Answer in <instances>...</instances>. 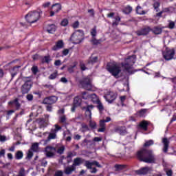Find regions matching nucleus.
<instances>
[{
  "mask_svg": "<svg viewBox=\"0 0 176 176\" xmlns=\"http://www.w3.org/2000/svg\"><path fill=\"white\" fill-rule=\"evenodd\" d=\"M136 159L139 162L144 163H153L155 162V155L151 150L146 148H142L136 153Z\"/></svg>",
  "mask_w": 176,
  "mask_h": 176,
  "instance_id": "f257e3e1",
  "label": "nucleus"
},
{
  "mask_svg": "<svg viewBox=\"0 0 176 176\" xmlns=\"http://www.w3.org/2000/svg\"><path fill=\"white\" fill-rule=\"evenodd\" d=\"M22 80L24 81V83L21 87V93L24 96L28 94L30 91H31L34 82L30 76L23 77Z\"/></svg>",
  "mask_w": 176,
  "mask_h": 176,
  "instance_id": "f03ea898",
  "label": "nucleus"
},
{
  "mask_svg": "<svg viewBox=\"0 0 176 176\" xmlns=\"http://www.w3.org/2000/svg\"><path fill=\"white\" fill-rule=\"evenodd\" d=\"M41 14L42 11H30L25 16V19L30 24H34L36 23L41 19Z\"/></svg>",
  "mask_w": 176,
  "mask_h": 176,
  "instance_id": "7ed1b4c3",
  "label": "nucleus"
},
{
  "mask_svg": "<svg viewBox=\"0 0 176 176\" xmlns=\"http://www.w3.org/2000/svg\"><path fill=\"white\" fill-rule=\"evenodd\" d=\"M135 58H137L135 55H131L125 59L124 63H121L122 68H124L126 72H130V69H131L133 65L135 64Z\"/></svg>",
  "mask_w": 176,
  "mask_h": 176,
  "instance_id": "20e7f679",
  "label": "nucleus"
},
{
  "mask_svg": "<svg viewBox=\"0 0 176 176\" xmlns=\"http://www.w3.org/2000/svg\"><path fill=\"white\" fill-rule=\"evenodd\" d=\"M83 30H76L72 34L70 41H72V43L74 45H79V43H82L83 41Z\"/></svg>",
  "mask_w": 176,
  "mask_h": 176,
  "instance_id": "39448f33",
  "label": "nucleus"
},
{
  "mask_svg": "<svg viewBox=\"0 0 176 176\" xmlns=\"http://www.w3.org/2000/svg\"><path fill=\"white\" fill-rule=\"evenodd\" d=\"M107 70L109 72L112 76H118L120 72H122V69L120 67L118 66L116 64L108 63L107 65Z\"/></svg>",
  "mask_w": 176,
  "mask_h": 176,
  "instance_id": "423d86ee",
  "label": "nucleus"
},
{
  "mask_svg": "<svg viewBox=\"0 0 176 176\" xmlns=\"http://www.w3.org/2000/svg\"><path fill=\"white\" fill-rule=\"evenodd\" d=\"M79 83L82 86V89H85V90L91 91V90L93 89L91 80L89 77H85L80 80Z\"/></svg>",
  "mask_w": 176,
  "mask_h": 176,
  "instance_id": "0eeeda50",
  "label": "nucleus"
},
{
  "mask_svg": "<svg viewBox=\"0 0 176 176\" xmlns=\"http://www.w3.org/2000/svg\"><path fill=\"white\" fill-rule=\"evenodd\" d=\"M162 56L166 61H170V60H173L174 58V56H175V49L172 48H166L163 52Z\"/></svg>",
  "mask_w": 176,
  "mask_h": 176,
  "instance_id": "6e6552de",
  "label": "nucleus"
},
{
  "mask_svg": "<svg viewBox=\"0 0 176 176\" xmlns=\"http://www.w3.org/2000/svg\"><path fill=\"white\" fill-rule=\"evenodd\" d=\"M112 120V118L111 117H106L104 120H100L99 121V128L98 129V133H104L105 130H107V124L105 123H109Z\"/></svg>",
  "mask_w": 176,
  "mask_h": 176,
  "instance_id": "1a4fd4ad",
  "label": "nucleus"
},
{
  "mask_svg": "<svg viewBox=\"0 0 176 176\" xmlns=\"http://www.w3.org/2000/svg\"><path fill=\"white\" fill-rule=\"evenodd\" d=\"M58 100V98L56 96H48L43 99V104L45 105H53V104H56V102H57Z\"/></svg>",
  "mask_w": 176,
  "mask_h": 176,
  "instance_id": "9d476101",
  "label": "nucleus"
},
{
  "mask_svg": "<svg viewBox=\"0 0 176 176\" xmlns=\"http://www.w3.org/2000/svg\"><path fill=\"white\" fill-rule=\"evenodd\" d=\"M84 162V166H85L88 170H91V168H93V166H96V167H98V168H102V166L100 164V163H98L97 161H93L91 162L89 160H85Z\"/></svg>",
  "mask_w": 176,
  "mask_h": 176,
  "instance_id": "9b49d317",
  "label": "nucleus"
},
{
  "mask_svg": "<svg viewBox=\"0 0 176 176\" xmlns=\"http://www.w3.org/2000/svg\"><path fill=\"white\" fill-rule=\"evenodd\" d=\"M61 4L56 3L53 4L51 7V10L50 11V17H53L56 13H58L60 10H61Z\"/></svg>",
  "mask_w": 176,
  "mask_h": 176,
  "instance_id": "f8f14e48",
  "label": "nucleus"
},
{
  "mask_svg": "<svg viewBox=\"0 0 176 176\" xmlns=\"http://www.w3.org/2000/svg\"><path fill=\"white\" fill-rule=\"evenodd\" d=\"M151 171L152 168L146 166L136 170V174H138V175H146V174H149V173Z\"/></svg>",
  "mask_w": 176,
  "mask_h": 176,
  "instance_id": "ddd939ff",
  "label": "nucleus"
},
{
  "mask_svg": "<svg viewBox=\"0 0 176 176\" xmlns=\"http://www.w3.org/2000/svg\"><path fill=\"white\" fill-rule=\"evenodd\" d=\"M151 32V28L150 27H146V28H143L140 30H138L135 32L136 35L138 36H145V35H148Z\"/></svg>",
  "mask_w": 176,
  "mask_h": 176,
  "instance_id": "4468645a",
  "label": "nucleus"
},
{
  "mask_svg": "<svg viewBox=\"0 0 176 176\" xmlns=\"http://www.w3.org/2000/svg\"><path fill=\"white\" fill-rule=\"evenodd\" d=\"M94 108V105L88 104L86 107H82V111H85V116H88L89 119H91V109Z\"/></svg>",
  "mask_w": 176,
  "mask_h": 176,
  "instance_id": "2eb2a0df",
  "label": "nucleus"
},
{
  "mask_svg": "<svg viewBox=\"0 0 176 176\" xmlns=\"http://www.w3.org/2000/svg\"><path fill=\"white\" fill-rule=\"evenodd\" d=\"M8 105L10 107V108H13V105H15L16 111H19L20 109V107H21V104L20 102H19V98H15L14 100H11L8 102Z\"/></svg>",
  "mask_w": 176,
  "mask_h": 176,
  "instance_id": "dca6fc26",
  "label": "nucleus"
},
{
  "mask_svg": "<svg viewBox=\"0 0 176 176\" xmlns=\"http://www.w3.org/2000/svg\"><path fill=\"white\" fill-rule=\"evenodd\" d=\"M63 47H64V41L59 40L56 43V45L52 47V50L57 52V50H60V49H63Z\"/></svg>",
  "mask_w": 176,
  "mask_h": 176,
  "instance_id": "f3484780",
  "label": "nucleus"
},
{
  "mask_svg": "<svg viewBox=\"0 0 176 176\" xmlns=\"http://www.w3.org/2000/svg\"><path fill=\"white\" fill-rule=\"evenodd\" d=\"M117 95L116 94L110 93L109 94L104 96V98L107 102L112 104L115 100H116Z\"/></svg>",
  "mask_w": 176,
  "mask_h": 176,
  "instance_id": "a211bd4d",
  "label": "nucleus"
},
{
  "mask_svg": "<svg viewBox=\"0 0 176 176\" xmlns=\"http://www.w3.org/2000/svg\"><path fill=\"white\" fill-rule=\"evenodd\" d=\"M52 151H56V148L53 146H48L45 148V153L47 157H53L54 156V153Z\"/></svg>",
  "mask_w": 176,
  "mask_h": 176,
  "instance_id": "6ab92c4d",
  "label": "nucleus"
},
{
  "mask_svg": "<svg viewBox=\"0 0 176 176\" xmlns=\"http://www.w3.org/2000/svg\"><path fill=\"white\" fill-rule=\"evenodd\" d=\"M115 131H116V133H119L120 135H126V134H127V129L124 126L116 127Z\"/></svg>",
  "mask_w": 176,
  "mask_h": 176,
  "instance_id": "aec40b11",
  "label": "nucleus"
},
{
  "mask_svg": "<svg viewBox=\"0 0 176 176\" xmlns=\"http://www.w3.org/2000/svg\"><path fill=\"white\" fill-rule=\"evenodd\" d=\"M162 143L164 144L163 152L164 153H167L168 152V146L170 145V140L167 138H164L162 139Z\"/></svg>",
  "mask_w": 176,
  "mask_h": 176,
  "instance_id": "412c9836",
  "label": "nucleus"
},
{
  "mask_svg": "<svg viewBox=\"0 0 176 176\" xmlns=\"http://www.w3.org/2000/svg\"><path fill=\"white\" fill-rule=\"evenodd\" d=\"M76 170V167H74V165H72L70 166H67L65 168L64 173L66 174V175H71L74 171Z\"/></svg>",
  "mask_w": 176,
  "mask_h": 176,
  "instance_id": "4be33fe9",
  "label": "nucleus"
},
{
  "mask_svg": "<svg viewBox=\"0 0 176 176\" xmlns=\"http://www.w3.org/2000/svg\"><path fill=\"white\" fill-rule=\"evenodd\" d=\"M83 163H85V159L76 157L74 160L72 166L76 167L77 166H80V164H83Z\"/></svg>",
  "mask_w": 176,
  "mask_h": 176,
  "instance_id": "5701e85b",
  "label": "nucleus"
},
{
  "mask_svg": "<svg viewBox=\"0 0 176 176\" xmlns=\"http://www.w3.org/2000/svg\"><path fill=\"white\" fill-rule=\"evenodd\" d=\"M19 68H21V66L18 65V66H14L10 69V72L11 74L12 79H13V78H14V76H16V75L19 74Z\"/></svg>",
  "mask_w": 176,
  "mask_h": 176,
  "instance_id": "b1692460",
  "label": "nucleus"
},
{
  "mask_svg": "<svg viewBox=\"0 0 176 176\" xmlns=\"http://www.w3.org/2000/svg\"><path fill=\"white\" fill-rule=\"evenodd\" d=\"M98 61V56H93V55H91L87 60V64L90 65H94V64H96V63H97Z\"/></svg>",
  "mask_w": 176,
  "mask_h": 176,
  "instance_id": "393cba45",
  "label": "nucleus"
},
{
  "mask_svg": "<svg viewBox=\"0 0 176 176\" xmlns=\"http://www.w3.org/2000/svg\"><path fill=\"white\" fill-rule=\"evenodd\" d=\"M148 126H149V123L146 120H143L139 124V127L142 129V130H144V131H148Z\"/></svg>",
  "mask_w": 176,
  "mask_h": 176,
  "instance_id": "a878e982",
  "label": "nucleus"
},
{
  "mask_svg": "<svg viewBox=\"0 0 176 176\" xmlns=\"http://www.w3.org/2000/svg\"><path fill=\"white\" fill-rule=\"evenodd\" d=\"M56 25L54 24H51V25H48L47 26V32H48L49 34H54V32H56Z\"/></svg>",
  "mask_w": 176,
  "mask_h": 176,
  "instance_id": "bb28decb",
  "label": "nucleus"
},
{
  "mask_svg": "<svg viewBox=\"0 0 176 176\" xmlns=\"http://www.w3.org/2000/svg\"><path fill=\"white\" fill-rule=\"evenodd\" d=\"M73 104L76 107H80L82 105V98L80 96H76L74 99Z\"/></svg>",
  "mask_w": 176,
  "mask_h": 176,
  "instance_id": "cd10ccee",
  "label": "nucleus"
},
{
  "mask_svg": "<svg viewBox=\"0 0 176 176\" xmlns=\"http://www.w3.org/2000/svg\"><path fill=\"white\" fill-rule=\"evenodd\" d=\"M151 31L155 34V35H160L163 32V30L157 26L154 27L153 29H151Z\"/></svg>",
  "mask_w": 176,
  "mask_h": 176,
  "instance_id": "c85d7f7f",
  "label": "nucleus"
},
{
  "mask_svg": "<svg viewBox=\"0 0 176 176\" xmlns=\"http://www.w3.org/2000/svg\"><path fill=\"white\" fill-rule=\"evenodd\" d=\"M147 111V109H141L140 111H137L136 115L139 116V118H144Z\"/></svg>",
  "mask_w": 176,
  "mask_h": 176,
  "instance_id": "c756f323",
  "label": "nucleus"
},
{
  "mask_svg": "<svg viewBox=\"0 0 176 176\" xmlns=\"http://www.w3.org/2000/svg\"><path fill=\"white\" fill-rule=\"evenodd\" d=\"M116 168V171H122V170H125V168H127V165L126 164H116L114 166Z\"/></svg>",
  "mask_w": 176,
  "mask_h": 176,
  "instance_id": "7c9ffc66",
  "label": "nucleus"
},
{
  "mask_svg": "<svg viewBox=\"0 0 176 176\" xmlns=\"http://www.w3.org/2000/svg\"><path fill=\"white\" fill-rule=\"evenodd\" d=\"M47 134H49L48 137H47V140H56V138H57V133H56V132H54V131L51 130V132L49 133L48 132H47Z\"/></svg>",
  "mask_w": 176,
  "mask_h": 176,
  "instance_id": "2f4dec72",
  "label": "nucleus"
},
{
  "mask_svg": "<svg viewBox=\"0 0 176 176\" xmlns=\"http://www.w3.org/2000/svg\"><path fill=\"white\" fill-rule=\"evenodd\" d=\"M91 94H89L87 91L81 92L80 97L82 98V100H89Z\"/></svg>",
  "mask_w": 176,
  "mask_h": 176,
  "instance_id": "473e14b6",
  "label": "nucleus"
},
{
  "mask_svg": "<svg viewBox=\"0 0 176 176\" xmlns=\"http://www.w3.org/2000/svg\"><path fill=\"white\" fill-rule=\"evenodd\" d=\"M89 98L91 99V101L94 102V104H97L98 101H100V99H98L96 94H91Z\"/></svg>",
  "mask_w": 176,
  "mask_h": 176,
  "instance_id": "72a5a7b5",
  "label": "nucleus"
},
{
  "mask_svg": "<svg viewBox=\"0 0 176 176\" xmlns=\"http://www.w3.org/2000/svg\"><path fill=\"white\" fill-rule=\"evenodd\" d=\"M23 156H24V154L23 153V151H18L15 153V159L16 160H21V159H23Z\"/></svg>",
  "mask_w": 176,
  "mask_h": 176,
  "instance_id": "f704fd0d",
  "label": "nucleus"
},
{
  "mask_svg": "<svg viewBox=\"0 0 176 176\" xmlns=\"http://www.w3.org/2000/svg\"><path fill=\"white\" fill-rule=\"evenodd\" d=\"M90 128H89V125L86 124L85 123H82L81 124V132L82 133H86L87 131H89Z\"/></svg>",
  "mask_w": 176,
  "mask_h": 176,
  "instance_id": "c9c22d12",
  "label": "nucleus"
},
{
  "mask_svg": "<svg viewBox=\"0 0 176 176\" xmlns=\"http://www.w3.org/2000/svg\"><path fill=\"white\" fill-rule=\"evenodd\" d=\"M77 63L74 62V65H70L67 71L68 72H69V74H74V72H75V68H76V65H77Z\"/></svg>",
  "mask_w": 176,
  "mask_h": 176,
  "instance_id": "e433bc0d",
  "label": "nucleus"
},
{
  "mask_svg": "<svg viewBox=\"0 0 176 176\" xmlns=\"http://www.w3.org/2000/svg\"><path fill=\"white\" fill-rule=\"evenodd\" d=\"M123 13H124L125 14H130V13H131V12H133V8H131V6H127L123 10H122Z\"/></svg>",
  "mask_w": 176,
  "mask_h": 176,
  "instance_id": "4c0bfd02",
  "label": "nucleus"
},
{
  "mask_svg": "<svg viewBox=\"0 0 176 176\" xmlns=\"http://www.w3.org/2000/svg\"><path fill=\"white\" fill-rule=\"evenodd\" d=\"M89 126L92 130H96V129H97V123L91 120L89 122Z\"/></svg>",
  "mask_w": 176,
  "mask_h": 176,
  "instance_id": "58836bf2",
  "label": "nucleus"
},
{
  "mask_svg": "<svg viewBox=\"0 0 176 176\" xmlns=\"http://www.w3.org/2000/svg\"><path fill=\"white\" fill-rule=\"evenodd\" d=\"M96 104H98L96 108H98L99 112H102V111H104V105H102L101 100H98V102Z\"/></svg>",
  "mask_w": 176,
  "mask_h": 176,
  "instance_id": "ea45409f",
  "label": "nucleus"
},
{
  "mask_svg": "<svg viewBox=\"0 0 176 176\" xmlns=\"http://www.w3.org/2000/svg\"><path fill=\"white\" fill-rule=\"evenodd\" d=\"M39 148V144L38 143H34L30 148V151L33 152H38V149Z\"/></svg>",
  "mask_w": 176,
  "mask_h": 176,
  "instance_id": "a19ab883",
  "label": "nucleus"
},
{
  "mask_svg": "<svg viewBox=\"0 0 176 176\" xmlns=\"http://www.w3.org/2000/svg\"><path fill=\"white\" fill-rule=\"evenodd\" d=\"M142 9V6H138L136 8V12L138 13V14H140V15H143V14H146V12L144 11V10H140Z\"/></svg>",
  "mask_w": 176,
  "mask_h": 176,
  "instance_id": "79ce46f5",
  "label": "nucleus"
},
{
  "mask_svg": "<svg viewBox=\"0 0 176 176\" xmlns=\"http://www.w3.org/2000/svg\"><path fill=\"white\" fill-rule=\"evenodd\" d=\"M155 144V142H153V140H150L148 141H146L144 144V148H147V146H151L152 145H153Z\"/></svg>",
  "mask_w": 176,
  "mask_h": 176,
  "instance_id": "37998d69",
  "label": "nucleus"
},
{
  "mask_svg": "<svg viewBox=\"0 0 176 176\" xmlns=\"http://www.w3.org/2000/svg\"><path fill=\"white\" fill-rule=\"evenodd\" d=\"M55 129H52L51 130L56 133H58L61 129H63L61 126H60L58 124H55L54 125Z\"/></svg>",
  "mask_w": 176,
  "mask_h": 176,
  "instance_id": "c03bdc74",
  "label": "nucleus"
},
{
  "mask_svg": "<svg viewBox=\"0 0 176 176\" xmlns=\"http://www.w3.org/2000/svg\"><path fill=\"white\" fill-rule=\"evenodd\" d=\"M64 151H65V146H61L57 150V153L59 155H63L64 153Z\"/></svg>",
  "mask_w": 176,
  "mask_h": 176,
  "instance_id": "a18cd8bd",
  "label": "nucleus"
},
{
  "mask_svg": "<svg viewBox=\"0 0 176 176\" xmlns=\"http://www.w3.org/2000/svg\"><path fill=\"white\" fill-rule=\"evenodd\" d=\"M60 123H65L67 122V117L65 115H63L59 118Z\"/></svg>",
  "mask_w": 176,
  "mask_h": 176,
  "instance_id": "49530a36",
  "label": "nucleus"
},
{
  "mask_svg": "<svg viewBox=\"0 0 176 176\" xmlns=\"http://www.w3.org/2000/svg\"><path fill=\"white\" fill-rule=\"evenodd\" d=\"M52 61V58H50V56H44V63H46V64H49Z\"/></svg>",
  "mask_w": 176,
  "mask_h": 176,
  "instance_id": "de8ad7c7",
  "label": "nucleus"
},
{
  "mask_svg": "<svg viewBox=\"0 0 176 176\" xmlns=\"http://www.w3.org/2000/svg\"><path fill=\"white\" fill-rule=\"evenodd\" d=\"M68 19H64L61 22H60V25H62V27H67V25H68Z\"/></svg>",
  "mask_w": 176,
  "mask_h": 176,
  "instance_id": "09e8293b",
  "label": "nucleus"
},
{
  "mask_svg": "<svg viewBox=\"0 0 176 176\" xmlns=\"http://www.w3.org/2000/svg\"><path fill=\"white\" fill-rule=\"evenodd\" d=\"M54 176H64V172L61 170H56Z\"/></svg>",
  "mask_w": 176,
  "mask_h": 176,
  "instance_id": "8fccbe9b",
  "label": "nucleus"
},
{
  "mask_svg": "<svg viewBox=\"0 0 176 176\" xmlns=\"http://www.w3.org/2000/svg\"><path fill=\"white\" fill-rule=\"evenodd\" d=\"M56 78H57V72L50 74L49 76V79L50 80H53L56 79Z\"/></svg>",
  "mask_w": 176,
  "mask_h": 176,
  "instance_id": "3c124183",
  "label": "nucleus"
},
{
  "mask_svg": "<svg viewBox=\"0 0 176 176\" xmlns=\"http://www.w3.org/2000/svg\"><path fill=\"white\" fill-rule=\"evenodd\" d=\"M91 35L94 38L97 35V29L96 28H94L91 30Z\"/></svg>",
  "mask_w": 176,
  "mask_h": 176,
  "instance_id": "603ef678",
  "label": "nucleus"
},
{
  "mask_svg": "<svg viewBox=\"0 0 176 176\" xmlns=\"http://www.w3.org/2000/svg\"><path fill=\"white\" fill-rule=\"evenodd\" d=\"M26 100H28V101H33L34 100V95H32V94H29L26 96Z\"/></svg>",
  "mask_w": 176,
  "mask_h": 176,
  "instance_id": "864d4df0",
  "label": "nucleus"
},
{
  "mask_svg": "<svg viewBox=\"0 0 176 176\" xmlns=\"http://www.w3.org/2000/svg\"><path fill=\"white\" fill-rule=\"evenodd\" d=\"M38 67L37 66H33L32 67V72L34 74V75H36V74H38Z\"/></svg>",
  "mask_w": 176,
  "mask_h": 176,
  "instance_id": "5fc2aeb1",
  "label": "nucleus"
},
{
  "mask_svg": "<svg viewBox=\"0 0 176 176\" xmlns=\"http://www.w3.org/2000/svg\"><path fill=\"white\" fill-rule=\"evenodd\" d=\"M175 27V22L174 21H170L169 24H168V28L170 29V30H174Z\"/></svg>",
  "mask_w": 176,
  "mask_h": 176,
  "instance_id": "6e6d98bb",
  "label": "nucleus"
},
{
  "mask_svg": "<svg viewBox=\"0 0 176 176\" xmlns=\"http://www.w3.org/2000/svg\"><path fill=\"white\" fill-rule=\"evenodd\" d=\"M34 153H32V150H29L27 155L28 159H32Z\"/></svg>",
  "mask_w": 176,
  "mask_h": 176,
  "instance_id": "4d7b16f0",
  "label": "nucleus"
},
{
  "mask_svg": "<svg viewBox=\"0 0 176 176\" xmlns=\"http://www.w3.org/2000/svg\"><path fill=\"white\" fill-rule=\"evenodd\" d=\"M73 138L76 141H79L82 138V135H80L79 134H76L74 135Z\"/></svg>",
  "mask_w": 176,
  "mask_h": 176,
  "instance_id": "13d9d810",
  "label": "nucleus"
},
{
  "mask_svg": "<svg viewBox=\"0 0 176 176\" xmlns=\"http://www.w3.org/2000/svg\"><path fill=\"white\" fill-rule=\"evenodd\" d=\"M153 8L154 9H159V8L160 7V3L159 1H155L154 3H153Z\"/></svg>",
  "mask_w": 176,
  "mask_h": 176,
  "instance_id": "bf43d9fd",
  "label": "nucleus"
},
{
  "mask_svg": "<svg viewBox=\"0 0 176 176\" xmlns=\"http://www.w3.org/2000/svg\"><path fill=\"white\" fill-rule=\"evenodd\" d=\"M46 110L47 112H52V111H53V106H52V104H47L46 106Z\"/></svg>",
  "mask_w": 176,
  "mask_h": 176,
  "instance_id": "052dcab7",
  "label": "nucleus"
},
{
  "mask_svg": "<svg viewBox=\"0 0 176 176\" xmlns=\"http://www.w3.org/2000/svg\"><path fill=\"white\" fill-rule=\"evenodd\" d=\"M80 68L81 71H86V69H87V67H86V65H85V63L80 64Z\"/></svg>",
  "mask_w": 176,
  "mask_h": 176,
  "instance_id": "680f3d73",
  "label": "nucleus"
},
{
  "mask_svg": "<svg viewBox=\"0 0 176 176\" xmlns=\"http://www.w3.org/2000/svg\"><path fill=\"white\" fill-rule=\"evenodd\" d=\"M69 53V50L68 49H64L62 52V54L63 56H68V54Z\"/></svg>",
  "mask_w": 176,
  "mask_h": 176,
  "instance_id": "e2e57ef3",
  "label": "nucleus"
},
{
  "mask_svg": "<svg viewBox=\"0 0 176 176\" xmlns=\"http://www.w3.org/2000/svg\"><path fill=\"white\" fill-rule=\"evenodd\" d=\"M39 54H34L32 56V58L33 59L34 61H36V60H39Z\"/></svg>",
  "mask_w": 176,
  "mask_h": 176,
  "instance_id": "0e129e2a",
  "label": "nucleus"
},
{
  "mask_svg": "<svg viewBox=\"0 0 176 176\" xmlns=\"http://www.w3.org/2000/svg\"><path fill=\"white\" fill-rule=\"evenodd\" d=\"M79 27V21H76L72 24L73 28H78Z\"/></svg>",
  "mask_w": 176,
  "mask_h": 176,
  "instance_id": "69168bd1",
  "label": "nucleus"
},
{
  "mask_svg": "<svg viewBox=\"0 0 176 176\" xmlns=\"http://www.w3.org/2000/svg\"><path fill=\"white\" fill-rule=\"evenodd\" d=\"M6 141V136L0 134V142H5Z\"/></svg>",
  "mask_w": 176,
  "mask_h": 176,
  "instance_id": "338daca9",
  "label": "nucleus"
},
{
  "mask_svg": "<svg viewBox=\"0 0 176 176\" xmlns=\"http://www.w3.org/2000/svg\"><path fill=\"white\" fill-rule=\"evenodd\" d=\"M166 175L168 176H173V170L169 169L168 170H166Z\"/></svg>",
  "mask_w": 176,
  "mask_h": 176,
  "instance_id": "774afa93",
  "label": "nucleus"
}]
</instances>
